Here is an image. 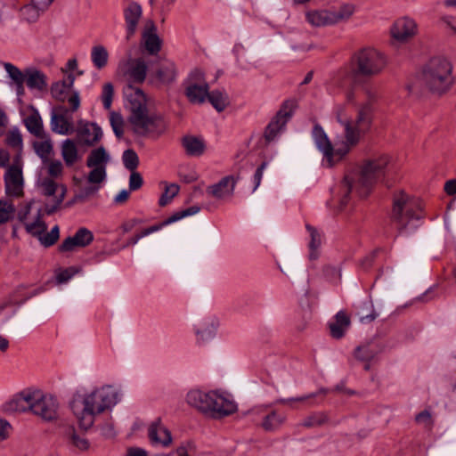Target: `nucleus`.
Instances as JSON below:
<instances>
[{"instance_id": "nucleus-1", "label": "nucleus", "mask_w": 456, "mask_h": 456, "mask_svg": "<svg viewBox=\"0 0 456 456\" xmlns=\"http://www.w3.org/2000/svg\"><path fill=\"white\" fill-rule=\"evenodd\" d=\"M390 159L380 156L364 163L357 171L346 174L338 185L331 191L330 208L342 211L354 193L360 198L370 194L374 184L385 174Z\"/></svg>"}, {"instance_id": "nucleus-2", "label": "nucleus", "mask_w": 456, "mask_h": 456, "mask_svg": "<svg viewBox=\"0 0 456 456\" xmlns=\"http://www.w3.org/2000/svg\"><path fill=\"white\" fill-rule=\"evenodd\" d=\"M338 122L344 127V137L341 141L337 142L335 145L331 144L328 135L320 125H315L312 132L314 143L322 153V164L328 167H331L346 159L351 150L360 142V134L366 130L369 121L365 118L364 112H362L355 131L346 121L342 109L339 108L338 110Z\"/></svg>"}, {"instance_id": "nucleus-3", "label": "nucleus", "mask_w": 456, "mask_h": 456, "mask_svg": "<svg viewBox=\"0 0 456 456\" xmlns=\"http://www.w3.org/2000/svg\"><path fill=\"white\" fill-rule=\"evenodd\" d=\"M121 395L118 388L105 385L89 392H77L70 402V408L81 428L93 427L95 417L111 410L119 401Z\"/></svg>"}, {"instance_id": "nucleus-4", "label": "nucleus", "mask_w": 456, "mask_h": 456, "mask_svg": "<svg viewBox=\"0 0 456 456\" xmlns=\"http://www.w3.org/2000/svg\"><path fill=\"white\" fill-rule=\"evenodd\" d=\"M387 61L383 53L374 48H364L357 52L352 58L351 69L348 72L340 73L334 80L338 84L342 78L358 77H370L379 75L386 67Z\"/></svg>"}, {"instance_id": "nucleus-5", "label": "nucleus", "mask_w": 456, "mask_h": 456, "mask_svg": "<svg viewBox=\"0 0 456 456\" xmlns=\"http://www.w3.org/2000/svg\"><path fill=\"white\" fill-rule=\"evenodd\" d=\"M423 218L420 202L401 191L395 195L392 220L400 232L414 231Z\"/></svg>"}, {"instance_id": "nucleus-6", "label": "nucleus", "mask_w": 456, "mask_h": 456, "mask_svg": "<svg viewBox=\"0 0 456 456\" xmlns=\"http://www.w3.org/2000/svg\"><path fill=\"white\" fill-rule=\"evenodd\" d=\"M451 62L444 57L432 58L424 67L421 74L423 86L434 94H442L453 83Z\"/></svg>"}, {"instance_id": "nucleus-7", "label": "nucleus", "mask_w": 456, "mask_h": 456, "mask_svg": "<svg viewBox=\"0 0 456 456\" xmlns=\"http://www.w3.org/2000/svg\"><path fill=\"white\" fill-rule=\"evenodd\" d=\"M365 102L362 103L357 109V115L354 120L351 118V114L354 106L356 103V94L354 86H350L346 91V102L341 104H337L334 107L333 113L338 119V110L339 108L342 109L343 116L345 117L346 121H347L350 126L356 131L358 119L362 112H364L365 118L368 119V126L365 131L360 134V139L362 135L368 133L370 129L372 124V107L371 103L377 99V94L375 91H372L370 88L365 89Z\"/></svg>"}, {"instance_id": "nucleus-8", "label": "nucleus", "mask_w": 456, "mask_h": 456, "mask_svg": "<svg viewBox=\"0 0 456 456\" xmlns=\"http://www.w3.org/2000/svg\"><path fill=\"white\" fill-rule=\"evenodd\" d=\"M354 12L353 5L345 4L338 9L310 10L305 19L314 27L332 26L348 20Z\"/></svg>"}, {"instance_id": "nucleus-9", "label": "nucleus", "mask_w": 456, "mask_h": 456, "mask_svg": "<svg viewBox=\"0 0 456 456\" xmlns=\"http://www.w3.org/2000/svg\"><path fill=\"white\" fill-rule=\"evenodd\" d=\"M39 192L47 200L45 211L48 215L57 211L62 204L67 193V187L52 177H39L37 183Z\"/></svg>"}, {"instance_id": "nucleus-10", "label": "nucleus", "mask_w": 456, "mask_h": 456, "mask_svg": "<svg viewBox=\"0 0 456 456\" xmlns=\"http://www.w3.org/2000/svg\"><path fill=\"white\" fill-rule=\"evenodd\" d=\"M129 122L135 134L144 135L159 134L164 130V122L159 116L149 113L147 107L130 112Z\"/></svg>"}, {"instance_id": "nucleus-11", "label": "nucleus", "mask_w": 456, "mask_h": 456, "mask_svg": "<svg viewBox=\"0 0 456 456\" xmlns=\"http://www.w3.org/2000/svg\"><path fill=\"white\" fill-rule=\"evenodd\" d=\"M210 411H207L208 418L219 419L233 414L237 409V403L228 395L216 390H211L209 395Z\"/></svg>"}, {"instance_id": "nucleus-12", "label": "nucleus", "mask_w": 456, "mask_h": 456, "mask_svg": "<svg viewBox=\"0 0 456 456\" xmlns=\"http://www.w3.org/2000/svg\"><path fill=\"white\" fill-rule=\"evenodd\" d=\"M296 108V102L292 100L286 101L275 117L270 121L265 131V139L270 142L274 141L277 136L284 130L287 122L292 117Z\"/></svg>"}, {"instance_id": "nucleus-13", "label": "nucleus", "mask_w": 456, "mask_h": 456, "mask_svg": "<svg viewBox=\"0 0 456 456\" xmlns=\"http://www.w3.org/2000/svg\"><path fill=\"white\" fill-rule=\"evenodd\" d=\"M200 207L191 206L188 208L177 211V212L174 213L173 215H171L169 217H167L166 220H164L162 223L156 224V225H152L146 229H143L139 233H136L134 236L131 237L127 240V242L124 246V248L128 247V246H134L135 244L138 243V241L142 238L146 237L153 232H156L161 230L163 227L169 225L173 223H175L177 221H180L181 219H183L184 217L196 215L200 212Z\"/></svg>"}, {"instance_id": "nucleus-14", "label": "nucleus", "mask_w": 456, "mask_h": 456, "mask_svg": "<svg viewBox=\"0 0 456 456\" xmlns=\"http://www.w3.org/2000/svg\"><path fill=\"white\" fill-rule=\"evenodd\" d=\"M208 85L205 81L200 69L193 70L189 77L185 94L191 103L200 104L206 101L208 94Z\"/></svg>"}, {"instance_id": "nucleus-15", "label": "nucleus", "mask_w": 456, "mask_h": 456, "mask_svg": "<svg viewBox=\"0 0 456 456\" xmlns=\"http://www.w3.org/2000/svg\"><path fill=\"white\" fill-rule=\"evenodd\" d=\"M147 64L142 58H128L119 62L118 70L132 83H142L146 77Z\"/></svg>"}, {"instance_id": "nucleus-16", "label": "nucleus", "mask_w": 456, "mask_h": 456, "mask_svg": "<svg viewBox=\"0 0 456 456\" xmlns=\"http://www.w3.org/2000/svg\"><path fill=\"white\" fill-rule=\"evenodd\" d=\"M37 399L33 402L31 412L45 420H52L57 417L58 403L54 397L45 395L37 389Z\"/></svg>"}, {"instance_id": "nucleus-17", "label": "nucleus", "mask_w": 456, "mask_h": 456, "mask_svg": "<svg viewBox=\"0 0 456 456\" xmlns=\"http://www.w3.org/2000/svg\"><path fill=\"white\" fill-rule=\"evenodd\" d=\"M37 389L27 388L14 395L4 405L8 412L31 411L33 402L37 399Z\"/></svg>"}, {"instance_id": "nucleus-18", "label": "nucleus", "mask_w": 456, "mask_h": 456, "mask_svg": "<svg viewBox=\"0 0 456 456\" xmlns=\"http://www.w3.org/2000/svg\"><path fill=\"white\" fill-rule=\"evenodd\" d=\"M37 389L27 388L14 395L4 405L8 412L31 411L33 402L37 399Z\"/></svg>"}, {"instance_id": "nucleus-19", "label": "nucleus", "mask_w": 456, "mask_h": 456, "mask_svg": "<svg viewBox=\"0 0 456 456\" xmlns=\"http://www.w3.org/2000/svg\"><path fill=\"white\" fill-rule=\"evenodd\" d=\"M5 191L8 196L20 197L23 194V175L20 165L8 167L4 175Z\"/></svg>"}, {"instance_id": "nucleus-20", "label": "nucleus", "mask_w": 456, "mask_h": 456, "mask_svg": "<svg viewBox=\"0 0 456 456\" xmlns=\"http://www.w3.org/2000/svg\"><path fill=\"white\" fill-rule=\"evenodd\" d=\"M68 109L65 107L56 108L51 115V128L52 130L61 135L71 134L75 131L73 120L71 117L68 116Z\"/></svg>"}, {"instance_id": "nucleus-21", "label": "nucleus", "mask_w": 456, "mask_h": 456, "mask_svg": "<svg viewBox=\"0 0 456 456\" xmlns=\"http://www.w3.org/2000/svg\"><path fill=\"white\" fill-rule=\"evenodd\" d=\"M418 27L413 19L402 17L391 28V36L399 43H405L417 34Z\"/></svg>"}, {"instance_id": "nucleus-22", "label": "nucleus", "mask_w": 456, "mask_h": 456, "mask_svg": "<svg viewBox=\"0 0 456 456\" xmlns=\"http://www.w3.org/2000/svg\"><path fill=\"white\" fill-rule=\"evenodd\" d=\"M148 437L151 445L167 448L172 444V435L160 419L152 421L148 427Z\"/></svg>"}, {"instance_id": "nucleus-23", "label": "nucleus", "mask_w": 456, "mask_h": 456, "mask_svg": "<svg viewBox=\"0 0 456 456\" xmlns=\"http://www.w3.org/2000/svg\"><path fill=\"white\" fill-rule=\"evenodd\" d=\"M218 327L219 320L217 317L211 315L203 318L193 327L197 342L205 344L212 340L216 335Z\"/></svg>"}, {"instance_id": "nucleus-24", "label": "nucleus", "mask_w": 456, "mask_h": 456, "mask_svg": "<svg viewBox=\"0 0 456 456\" xmlns=\"http://www.w3.org/2000/svg\"><path fill=\"white\" fill-rule=\"evenodd\" d=\"M94 240V234L87 228H79L73 236L66 238L59 247L61 252H70L76 248H85Z\"/></svg>"}, {"instance_id": "nucleus-25", "label": "nucleus", "mask_w": 456, "mask_h": 456, "mask_svg": "<svg viewBox=\"0 0 456 456\" xmlns=\"http://www.w3.org/2000/svg\"><path fill=\"white\" fill-rule=\"evenodd\" d=\"M238 178L233 175H227L222 178L217 183L207 188V193L217 200H224L231 197L233 193Z\"/></svg>"}, {"instance_id": "nucleus-26", "label": "nucleus", "mask_w": 456, "mask_h": 456, "mask_svg": "<svg viewBox=\"0 0 456 456\" xmlns=\"http://www.w3.org/2000/svg\"><path fill=\"white\" fill-rule=\"evenodd\" d=\"M383 347L377 342L370 341L360 345L354 349V356L356 360L365 362L364 370H370V362L372 361L379 353H381Z\"/></svg>"}, {"instance_id": "nucleus-27", "label": "nucleus", "mask_w": 456, "mask_h": 456, "mask_svg": "<svg viewBox=\"0 0 456 456\" xmlns=\"http://www.w3.org/2000/svg\"><path fill=\"white\" fill-rule=\"evenodd\" d=\"M142 45L151 55H155L160 51L161 40L156 33V27L152 21L145 25L142 35Z\"/></svg>"}, {"instance_id": "nucleus-28", "label": "nucleus", "mask_w": 456, "mask_h": 456, "mask_svg": "<svg viewBox=\"0 0 456 456\" xmlns=\"http://www.w3.org/2000/svg\"><path fill=\"white\" fill-rule=\"evenodd\" d=\"M142 14V7L135 2L129 3L128 5L124 9L127 39H130L134 35Z\"/></svg>"}, {"instance_id": "nucleus-29", "label": "nucleus", "mask_w": 456, "mask_h": 456, "mask_svg": "<svg viewBox=\"0 0 456 456\" xmlns=\"http://www.w3.org/2000/svg\"><path fill=\"white\" fill-rule=\"evenodd\" d=\"M102 135V129L94 123L79 121L77 128L78 139L86 145L97 142Z\"/></svg>"}, {"instance_id": "nucleus-30", "label": "nucleus", "mask_w": 456, "mask_h": 456, "mask_svg": "<svg viewBox=\"0 0 456 456\" xmlns=\"http://www.w3.org/2000/svg\"><path fill=\"white\" fill-rule=\"evenodd\" d=\"M209 395L210 391L192 389L187 393L186 402L190 406L206 415V412L211 410L208 404L210 400Z\"/></svg>"}, {"instance_id": "nucleus-31", "label": "nucleus", "mask_w": 456, "mask_h": 456, "mask_svg": "<svg viewBox=\"0 0 456 456\" xmlns=\"http://www.w3.org/2000/svg\"><path fill=\"white\" fill-rule=\"evenodd\" d=\"M25 82L30 90L44 92L48 87L47 76L35 68L26 69Z\"/></svg>"}, {"instance_id": "nucleus-32", "label": "nucleus", "mask_w": 456, "mask_h": 456, "mask_svg": "<svg viewBox=\"0 0 456 456\" xmlns=\"http://www.w3.org/2000/svg\"><path fill=\"white\" fill-rule=\"evenodd\" d=\"M124 95L127 102L130 112L146 108V97L143 92L132 85L124 89Z\"/></svg>"}, {"instance_id": "nucleus-33", "label": "nucleus", "mask_w": 456, "mask_h": 456, "mask_svg": "<svg viewBox=\"0 0 456 456\" xmlns=\"http://www.w3.org/2000/svg\"><path fill=\"white\" fill-rule=\"evenodd\" d=\"M50 5L46 2L41 4L37 0H30L29 3L20 8V17L28 22H35Z\"/></svg>"}, {"instance_id": "nucleus-34", "label": "nucleus", "mask_w": 456, "mask_h": 456, "mask_svg": "<svg viewBox=\"0 0 456 456\" xmlns=\"http://www.w3.org/2000/svg\"><path fill=\"white\" fill-rule=\"evenodd\" d=\"M177 76L175 64L171 61H163L154 73L155 79L162 85L173 83Z\"/></svg>"}, {"instance_id": "nucleus-35", "label": "nucleus", "mask_w": 456, "mask_h": 456, "mask_svg": "<svg viewBox=\"0 0 456 456\" xmlns=\"http://www.w3.org/2000/svg\"><path fill=\"white\" fill-rule=\"evenodd\" d=\"M61 154L67 167L73 166L80 159L77 145L74 140L66 139L61 144Z\"/></svg>"}, {"instance_id": "nucleus-36", "label": "nucleus", "mask_w": 456, "mask_h": 456, "mask_svg": "<svg viewBox=\"0 0 456 456\" xmlns=\"http://www.w3.org/2000/svg\"><path fill=\"white\" fill-rule=\"evenodd\" d=\"M305 228L310 237L308 243L309 257L311 260H315L320 255V248L323 240V233L308 224H305Z\"/></svg>"}, {"instance_id": "nucleus-37", "label": "nucleus", "mask_w": 456, "mask_h": 456, "mask_svg": "<svg viewBox=\"0 0 456 456\" xmlns=\"http://www.w3.org/2000/svg\"><path fill=\"white\" fill-rule=\"evenodd\" d=\"M285 420L286 416L284 414H281L276 411H272L268 413L263 414L260 426L265 431L273 432L279 429Z\"/></svg>"}, {"instance_id": "nucleus-38", "label": "nucleus", "mask_w": 456, "mask_h": 456, "mask_svg": "<svg viewBox=\"0 0 456 456\" xmlns=\"http://www.w3.org/2000/svg\"><path fill=\"white\" fill-rule=\"evenodd\" d=\"M350 325V320L344 312H338L330 323V334L334 338H341Z\"/></svg>"}, {"instance_id": "nucleus-39", "label": "nucleus", "mask_w": 456, "mask_h": 456, "mask_svg": "<svg viewBox=\"0 0 456 456\" xmlns=\"http://www.w3.org/2000/svg\"><path fill=\"white\" fill-rule=\"evenodd\" d=\"M23 224L27 232L35 237L44 233L46 230V224L43 221V214L40 208L36 209L33 216Z\"/></svg>"}, {"instance_id": "nucleus-40", "label": "nucleus", "mask_w": 456, "mask_h": 456, "mask_svg": "<svg viewBox=\"0 0 456 456\" xmlns=\"http://www.w3.org/2000/svg\"><path fill=\"white\" fill-rule=\"evenodd\" d=\"M110 161V156L106 151L104 147L100 146L90 151L87 159L86 166L88 167H107L108 163Z\"/></svg>"}, {"instance_id": "nucleus-41", "label": "nucleus", "mask_w": 456, "mask_h": 456, "mask_svg": "<svg viewBox=\"0 0 456 456\" xmlns=\"http://www.w3.org/2000/svg\"><path fill=\"white\" fill-rule=\"evenodd\" d=\"M27 129L34 135L42 137L43 121L39 112L36 109H32V112L24 119Z\"/></svg>"}, {"instance_id": "nucleus-42", "label": "nucleus", "mask_w": 456, "mask_h": 456, "mask_svg": "<svg viewBox=\"0 0 456 456\" xmlns=\"http://www.w3.org/2000/svg\"><path fill=\"white\" fill-rule=\"evenodd\" d=\"M183 146L191 156H200L205 151L203 140L195 136H185L183 139Z\"/></svg>"}, {"instance_id": "nucleus-43", "label": "nucleus", "mask_w": 456, "mask_h": 456, "mask_svg": "<svg viewBox=\"0 0 456 456\" xmlns=\"http://www.w3.org/2000/svg\"><path fill=\"white\" fill-rule=\"evenodd\" d=\"M25 289L24 285H20L15 289V290L9 295L8 297L4 299V302L0 304V313L5 309L6 307L13 305H22L25 303L28 299L32 297L33 296L37 294V291H35L32 294H29L28 296H25L22 299H19L20 296H21L22 291Z\"/></svg>"}, {"instance_id": "nucleus-44", "label": "nucleus", "mask_w": 456, "mask_h": 456, "mask_svg": "<svg viewBox=\"0 0 456 456\" xmlns=\"http://www.w3.org/2000/svg\"><path fill=\"white\" fill-rule=\"evenodd\" d=\"M43 167L42 169L45 171L46 175L45 177H52V179L56 180L61 178L63 174V164L59 159H50L42 162ZM40 177H44L41 175Z\"/></svg>"}, {"instance_id": "nucleus-45", "label": "nucleus", "mask_w": 456, "mask_h": 456, "mask_svg": "<svg viewBox=\"0 0 456 456\" xmlns=\"http://www.w3.org/2000/svg\"><path fill=\"white\" fill-rule=\"evenodd\" d=\"M108 59L109 53L103 45H98L92 48L91 61L96 69H103L108 63Z\"/></svg>"}, {"instance_id": "nucleus-46", "label": "nucleus", "mask_w": 456, "mask_h": 456, "mask_svg": "<svg viewBox=\"0 0 456 456\" xmlns=\"http://www.w3.org/2000/svg\"><path fill=\"white\" fill-rule=\"evenodd\" d=\"M33 148L37 155L42 159V162L50 159L53 151V143L49 138L35 141Z\"/></svg>"}, {"instance_id": "nucleus-47", "label": "nucleus", "mask_w": 456, "mask_h": 456, "mask_svg": "<svg viewBox=\"0 0 456 456\" xmlns=\"http://www.w3.org/2000/svg\"><path fill=\"white\" fill-rule=\"evenodd\" d=\"M207 99L218 112L223 111L229 104L227 94L222 91H212L208 93Z\"/></svg>"}, {"instance_id": "nucleus-48", "label": "nucleus", "mask_w": 456, "mask_h": 456, "mask_svg": "<svg viewBox=\"0 0 456 456\" xmlns=\"http://www.w3.org/2000/svg\"><path fill=\"white\" fill-rule=\"evenodd\" d=\"M161 185L164 186V191L159 198V204L165 207L179 193L180 186L177 183H168L167 182H161Z\"/></svg>"}, {"instance_id": "nucleus-49", "label": "nucleus", "mask_w": 456, "mask_h": 456, "mask_svg": "<svg viewBox=\"0 0 456 456\" xmlns=\"http://www.w3.org/2000/svg\"><path fill=\"white\" fill-rule=\"evenodd\" d=\"M73 91L62 81L54 82L51 86L52 96L59 102H66L67 96Z\"/></svg>"}, {"instance_id": "nucleus-50", "label": "nucleus", "mask_w": 456, "mask_h": 456, "mask_svg": "<svg viewBox=\"0 0 456 456\" xmlns=\"http://www.w3.org/2000/svg\"><path fill=\"white\" fill-rule=\"evenodd\" d=\"M16 209L12 202L0 200V224L11 221L15 215Z\"/></svg>"}, {"instance_id": "nucleus-51", "label": "nucleus", "mask_w": 456, "mask_h": 456, "mask_svg": "<svg viewBox=\"0 0 456 456\" xmlns=\"http://www.w3.org/2000/svg\"><path fill=\"white\" fill-rule=\"evenodd\" d=\"M110 123L115 135L121 138L124 134V119L121 114L112 111L110 114Z\"/></svg>"}, {"instance_id": "nucleus-52", "label": "nucleus", "mask_w": 456, "mask_h": 456, "mask_svg": "<svg viewBox=\"0 0 456 456\" xmlns=\"http://www.w3.org/2000/svg\"><path fill=\"white\" fill-rule=\"evenodd\" d=\"M59 237L60 230L58 225L53 226L49 232L45 234L44 232L37 236L40 243L46 248L53 246L58 240Z\"/></svg>"}, {"instance_id": "nucleus-53", "label": "nucleus", "mask_w": 456, "mask_h": 456, "mask_svg": "<svg viewBox=\"0 0 456 456\" xmlns=\"http://www.w3.org/2000/svg\"><path fill=\"white\" fill-rule=\"evenodd\" d=\"M4 68L13 84L25 81L26 70L22 72L18 67L10 62H4Z\"/></svg>"}, {"instance_id": "nucleus-54", "label": "nucleus", "mask_w": 456, "mask_h": 456, "mask_svg": "<svg viewBox=\"0 0 456 456\" xmlns=\"http://www.w3.org/2000/svg\"><path fill=\"white\" fill-rule=\"evenodd\" d=\"M122 160L126 169L134 171L137 168L139 159L137 154L133 150H126L123 152Z\"/></svg>"}, {"instance_id": "nucleus-55", "label": "nucleus", "mask_w": 456, "mask_h": 456, "mask_svg": "<svg viewBox=\"0 0 456 456\" xmlns=\"http://www.w3.org/2000/svg\"><path fill=\"white\" fill-rule=\"evenodd\" d=\"M91 171L87 175L88 183L92 184H99L106 180L107 171L105 167H90Z\"/></svg>"}, {"instance_id": "nucleus-56", "label": "nucleus", "mask_w": 456, "mask_h": 456, "mask_svg": "<svg viewBox=\"0 0 456 456\" xmlns=\"http://www.w3.org/2000/svg\"><path fill=\"white\" fill-rule=\"evenodd\" d=\"M326 420L327 417L323 412H315L305 418L301 425L305 428H313L322 425Z\"/></svg>"}, {"instance_id": "nucleus-57", "label": "nucleus", "mask_w": 456, "mask_h": 456, "mask_svg": "<svg viewBox=\"0 0 456 456\" xmlns=\"http://www.w3.org/2000/svg\"><path fill=\"white\" fill-rule=\"evenodd\" d=\"M114 95V88L111 83H106L102 86V101L104 109L110 110L111 108L112 98Z\"/></svg>"}, {"instance_id": "nucleus-58", "label": "nucleus", "mask_w": 456, "mask_h": 456, "mask_svg": "<svg viewBox=\"0 0 456 456\" xmlns=\"http://www.w3.org/2000/svg\"><path fill=\"white\" fill-rule=\"evenodd\" d=\"M34 213L35 211H33L32 208V202H29L20 209L18 212V218L22 224H24L33 216Z\"/></svg>"}, {"instance_id": "nucleus-59", "label": "nucleus", "mask_w": 456, "mask_h": 456, "mask_svg": "<svg viewBox=\"0 0 456 456\" xmlns=\"http://www.w3.org/2000/svg\"><path fill=\"white\" fill-rule=\"evenodd\" d=\"M143 180L142 175L138 172L132 171L129 177V190L136 191L142 185Z\"/></svg>"}, {"instance_id": "nucleus-60", "label": "nucleus", "mask_w": 456, "mask_h": 456, "mask_svg": "<svg viewBox=\"0 0 456 456\" xmlns=\"http://www.w3.org/2000/svg\"><path fill=\"white\" fill-rule=\"evenodd\" d=\"M70 439L73 445L81 451L87 450L89 447L88 441L84 436H80L75 432L71 435Z\"/></svg>"}, {"instance_id": "nucleus-61", "label": "nucleus", "mask_w": 456, "mask_h": 456, "mask_svg": "<svg viewBox=\"0 0 456 456\" xmlns=\"http://www.w3.org/2000/svg\"><path fill=\"white\" fill-rule=\"evenodd\" d=\"M415 420L418 424L424 427H430L432 425V416L429 411H423L416 415Z\"/></svg>"}, {"instance_id": "nucleus-62", "label": "nucleus", "mask_w": 456, "mask_h": 456, "mask_svg": "<svg viewBox=\"0 0 456 456\" xmlns=\"http://www.w3.org/2000/svg\"><path fill=\"white\" fill-rule=\"evenodd\" d=\"M66 102H68V103L69 104L72 111H76L77 110H78L80 106V97L78 92L73 90L67 96Z\"/></svg>"}, {"instance_id": "nucleus-63", "label": "nucleus", "mask_w": 456, "mask_h": 456, "mask_svg": "<svg viewBox=\"0 0 456 456\" xmlns=\"http://www.w3.org/2000/svg\"><path fill=\"white\" fill-rule=\"evenodd\" d=\"M266 167H267V163L266 162H263L256 168V172L254 174V176H253V182H254L253 191H255L258 188V186L260 185L261 181H262V177H263V174H264V171L266 168Z\"/></svg>"}, {"instance_id": "nucleus-64", "label": "nucleus", "mask_w": 456, "mask_h": 456, "mask_svg": "<svg viewBox=\"0 0 456 456\" xmlns=\"http://www.w3.org/2000/svg\"><path fill=\"white\" fill-rule=\"evenodd\" d=\"M364 305L367 306V308L370 307L371 309V312L367 314H363V313H359V314H361L360 321L362 323H368V322L374 321L377 318L378 314H376L375 310L373 309V305L371 302H366V303H364Z\"/></svg>"}]
</instances>
